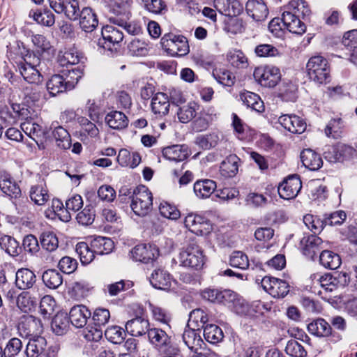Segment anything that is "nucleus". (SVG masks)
<instances>
[{"label": "nucleus", "instance_id": "64", "mask_svg": "<svg viewBox=\"0 0 357 357\" xmlns=\"http://www.w3.org/2000/svg\"><path fill=\"white\" fill-rule=\"evenodd\" d=\"M22 349V342L17 337L11 338L3 349L4 357H15Z\"/></svg>", "mask_w": 357, "mask_h": 357}, {"label": "nucleus", "instance_id": "38", "mask_svg": "<svg viewBox=\"0 0 357 357\" xmlns=\"http://www.w3.org/2000/svg\"><path fill=\"white\" fill-rule=\"evenodd\" d=\"M106 123L114 130H121L128 125V119L126 114L119 111H112L105 118Z\"/></svg>", "mask_w": 357, "mask_h": 357}, {"label": "nucleus", "instance_id": "18", "mask_svg": "<svg viewBox=\"0 0 357 357\" xmlns=\"http://www.w3.org/2000/svg\"><path fill=\"white\" fill-rule=\"evenodd\" d=\"M278 122L288 131L292 133H302L306 129V123L300 116L295 114H284L279 117Z\"/></svg>", "mask_w": 357, "mask_h": 357}, {"label": "nucleus", "instance_id": "16", "mask_svg": "<svg viewBox=\"0 0 357 357\" xmlns=\"http://www.w3.org/2000/svg\"><path fill=\"white\" fill-rule=\"evenodd\" d=\"M79 26L82 31L92 33L96 31L98 19L96 13L91 7H84L78 16Z\"/></svg>", "mask_w": 357, "mask_h": 357}, {"label": "nucleus", "instance_id": "32", "mask_svg": "<svg viewBox=\"0 0 357 357\" xmlns=\"http://www.w3.org/2000/svg\"><path fill=\"white\" fill-rule=\"evenodd\" d=\"M38 24L45 26H52L55 23L53 13L47 8L31 10L29 14Z\"/></svg>", "mask_w": 357, "mask_h": 357}, {"label": "nucleus", "instance_id": "49", "mask_svg": "<svg viewBox=\"0 0 357 357\" xmlns=\"http://www.w3.org/2000/svg\"><path fill=\"white\" fill-rule=\"evenodd\" d=\"M197 105L195 102H190L188 105L180 107L177 112V116L179 121L183 123H187L192 121L197 114Z\"/></svg>", "mask_w": 357, "mask_h": 357}, {"label": "nucleus", "instance_id": "62", "mask_svg": "<svg viewBox=\"0 0 357 357\" xmlns=\"http://www.w3.org/2000/svg\"><path fill=\"white\" fill-rule=\"evenodd\" d=\"M218 141V137L215 133L202 135L196 137L195 143L202 149L208 150L214 147Z\"/></svg>", "mask_w": 357, "mask_h": 357}, {"label": "nucleus", "instance_id": "55", "mask_svg": "<svg viewBox=\"0 0 357 357\" xmlns=\"http://www.w3.org/2000/svg\"><path fill=\"white\" fill-rule=\"evenodd\" d=\"M208 320L207 314L202 309L197 308L193 310L189 315L188 326L195 324L199 328H204Z\"/></svg>", "mask_w": 357, "mask_h": 357}, {"label": "nucleus", "instance_id": "9", "mask_svg": "<svg viewBox=\"0 0 357 357\" xmlns=\"http://www.w3.org/2000/svg\"><path fill=\"white\" fill-rule=\"evenodd\" d=\"M308 331L319 337H330L331 341L337 342L342 339V335L334 331L329 323L319 318L311 322L307 326Z\"/></svg>", "mask_w": 357, "mask_h": 357}, {"label": "nucleus", "instance_id": "15", "mask_svg": "<svg viewBox=\"0 0 357 357\" xmlns=\"http://www.w3.org/2000/svg\"><path fill=\"white\" fill-rule=\"evenodd\" d=\"M322 239L317 235H305L300 241V248L303 255L314 260L317 253L322 248Z\"/></svg>", "mask_w": 357, "mask_h": 357}, {"label": "nucleus", "instance_id": "41", "mask_svg": "<svg viewBox=\"0 0 357 357\" xmlns=\"http://www.w3.org/2000/svg\"><path fill=\"white\" fill-rule=\"evenodd\" d=\"M91 245L96 255H103L110 253L114 248V242L111 238L97 236L91 241Z\"/></svg>", "mask_w": 357, "mask_h": 357}, {"label": "nucleus", "instance_id": "54", "mask_svg": "<svg viewBox=\"0 0 357 357\" xmlns=\"http://www.w3.org/2000/svg\"><path fill=\"white\" fill-rule=\"evenodd\" d=\"M342 45L349 52L351 57L357 54V30L346 32L342 38Z\"/></svg>", "mask_w": 357, "mask_h": 357}, {"label": "nucleus", "instance_id": "42", "mask_svg": "<svg viewBox=\"0 0 357 357\" xmlns=\"http://www.w3.org/2000/svg\"><path fill=\"white\" fill-rule=\"evenodd\" d=\"M131 1L132 0H114L109 8L110 13L114 15H119L123 17V19H116V22H123V20L128 18Z\"/></svg>", "mask_w": 357, "mask_h": 357}, {"label": "nucleus", "instance_id": "21", "mask_svg": "<svg viewBox=\"0 0 357 357\" xmlns=\"http://www.w3.org/2000/svg\"><path fill=\"white\" fill-rule=\"evenodd\" d=\"M247 13L255 21L261 22L266 20L268 10L263 0H249L245 5Z\"/></svg>", "mask_w": 357, "mask_h": 357}, {"label": "nucleus", "instance_id": "44", "mask_svg": "<svg viewBox=\"0 0 357 357\" xmlns=\"http://www.w3.org/2000/svg\"><path fill=\"white\" fill-rule=\"evenodd\" d=\"M42 280L44 284L51 289H56L63 283L62 275L55 269H48L43 272Z\"/></svg>", "mask_w": 357, "mask_h": 357}, {"label": "nucleus", "instance_id": "10", "mask_svg": "<svg viewBox=\"0 0 357 357\" xmlns=\"http://www.w3.org/2000/svg\"><path fill=\"white\" fill-rule=\"evenodd\" d=\"M184 224L190 232L197 235H206L211 229L209 220L205 217L197 214H188L185 218Z\"/></svg>", "mask_w": 357, "mask_h": 357}, {"label": "nucleus", "instance_id": "19", "mask_svg": "<svg viewBox=\"0 0 357 357\" xmlns=\"http://www.w3.org/2000/svg\"><path fill=\"white\" fill-rule=\"evenodd\" d=\"M0 189L11 198H17L21 195L20 186L10 174L5 171L0 172Z\"/></svg>", "mask_w": 357, "mask_h": 357}, {"label": "nucleus", "instance_id": "58", "mask_svg": "<svg viewBox=\"0 0 357 357\" xmlns=\"http://www.w3.org/2000/svg\"><path fill=\"white\" fill-rule=\"evenodd\" d=\"M229 265L234 268L245 270L249 266L248 257L241 251H234L229 257Z\"/></svg>", "mask_w": 357, "mask_h": 357}, {"label": "nucleus", "instance_id": "53", "mask_svg": "<svg viewBox=\"0 0 357 357\" xmlns=\"http://www.w3.org/2000/svg\"><path fill=\"white\" fill-rule=\"evenodd\" d=\"M214 78L221 84L231 86L235 83V76L229 70L224 68H215L213 71Z\"/></svg>", "mask_w": 357, "mask_h": 357}, {"label": "nucleus", "instance_id": "46", "mask_svg": "<svg viewBox=\"0 0 357 357\" xmlns=\"http://www.w3.org/2000/svg\"><path fill=\"white\" fill-rule=\"evenodd\" d=\"M240 98L248 107L259 112L264 111V102L257 94L246 91L240 94Z\"/></svg>", "mask_w": 357, "mask_h": 357}, {"label": "nucleus", "instance_id": "34", "mask_svg": "<svg viewBox=\"0 0 357 357\" xmlns=\"http://www.w3.org/2000/svg\"><path fill=\"white\" fill-rule=\"evenodd\" d=\"M53 128L52 136L56 141V146L61 149H68L72 146L71 137L68 131L61 126H54L52 124L51 128Z\"/></svg>", "mask_w": 357, "mask_h": 357}, {"label": "nucleus", "instance_id": "30", "mask_svg": "<svg viewBox=\"0 0 357 357\" xmlns=\"http://www.w3.org/2000/svg\"><path fill=\"white\" fill-rule=\"evenodd\" d=\"M149 280L154 288L161 290H167L171 287L172 277L167 271L162 269H158L153 272Z\"/></svg>", "mask_w": 357, "mask_h": 357}, {"label": "nucleus", "instance_id": "33", "mask_svg": "<svg viewBox=\"0 0 357 357\" xmlns=\"http://www.w3.org/2000/svg\"><path fill=\"white\" fill-rule=\"evenodd\" d=\"M216 183L211 179L197 181L193 186L195 195L199 199H206L211 196L216 188Z\"/></svg>", "mask_w": 357, "mask_h": 357}, {"label": "nucleus", "instance_id": "8", "mask_svg": "<svg viewBox=\"0 0 357 357\" xmlns=\"http://www.w3.org/2000/svg\"><path fill=\"white\" fill-rule=\"evenodd\" d=\"M302 188V182L298 175H291L284 180L278 186V192L284 199L295 198Z\"/></svg>", "mask_w": 357, "mask_h": 357}, {"label": "nucleus", "instance_id": "11", "mask_svg": "<svg viewBox=\"0 0 357 357\" xmlns=\"http://www.w3.org/2000/svg\"><path fill=\"white\" fill-rule=\"evenodd\" d=\"M356 150L344 144H338L336 146H330L324 152L325 158L331 162H344L349 160L356 154Z\"/></svg>", "mask_w": 357, "mask_h": 357}, {"label": "nucleus", "instance_id": "7", "mask_svg": "<svg viewBox=\"0 0 357 357\" xmlns=\"http://www.w3.org/2000/svg\"><path fill=\"white\" fill-rule=\"evenodd\" d=\"M50 6L56 13H64L65 16L71 21L78 20L82 10L78 0H48Z\"/></svg>", "mask_w": 357, "mask_h": 357}, {"label": "nucleus", "instance_id": "63", "mask_svg": "<svg viewBox=\"0 0 357 357\" xmlns=\"http://www.w3.org/2000/svg\"><path fill=\"white\" fill-rule=\"evenodd\" d=\"M95 209L93 206H86L77 215L76 219L78 223L84 226L91 225L95 219Z\"/></svg>", "mask_w": 357, "mask_h": 357}, {"label": "nucleus", "instance_id": "12", "mask_svg": "<svg viewBox=\"0 0 357 357\" xmlns=\"http://www.w3.org/2000/svg\"><path fill=\"white\" fill-rule=\"evenodd\" d=\"M202 296L211 303L223 305L234 303L237 297L236 294L230 289L219 290L218 289H206L202 291Z\"/></svg>", "mask_w": 357, "mask_h": 357}, {"label": "nucleus", "instance_id": "40", "mask_svg": "<svg viewBox=\"0 0 357 357\" xmlns=\"http://www.w3.org/2000/svg\"><path fill=\"white\" fill-rule=\"evenodd\" d=\"M70 322V319L66 313L59 312L52 319L51 327L56 335H62L68 331Z\"/></svg>", "mask_w": 357, "mask_h": 357}, {"label": "nucleus", "instance_id": "14", "mask_svg": "<svg viewBox=\"0 0 357 357\" xmlns=\"http://www.w3.org/2000/svg\"><path fill=\"white\" fill-rule=\"evenodd\" d=\"M159 255L156 245L151 244L137 245L131 250V257L136 261L148 264L153 261Z\"/></svg>", "mask_w": 357, "mask_h": 357}, {"label": "nucleus", "instance_id": "48", "mask_svg": "<svg viewBox=\"0 0 357 357\" xmlns=\"http://www.w3.org/2000/svg\"><path fill=\"white\" fill-rule=\"evenodd\" d=\"M76 252L79 256L81 263L84 265L89 264L95 258L96 252L93 249L85 242L78 243L76 245Z\"/></svg>", "mask_w": 357, "mask_h": 357}, {"label": "nucleus", "instance_id": "37", "mask_svg": "<svg viewBox=\"0 0 357 357\" xmlns=\"http://www.w3.org/2000/svg\"><path fill=\"white\" fill-rule=\"evenodd\" d=\"M46 86L47 91L52 96L70 90L68 89L64 75L59 74L52 75L47 81Z\"/></svg>", "mask_w": 357, "mask_h": 357}, {"label": "nucleus", "instance_id": "1", "mask_svg": "<svg viewBox=\"0 0 357 357\" xmlns=\"http://www.w3.org/2000/svg\"><path fill=\"white\" fill-rule=\"evenodd\" d=\"M309 78L318 84H326L331 81V70L328 61L321 56L311 57L306 65Z\"/></svg>", "mask_w": 357, "mask_h": 357}, {"label": "nucleus", "instance_id": "24", "mask_svg": "<svg viewBox=\"0 0 357 357\" xmlns=\"http://www.w3.org/2000/svg\"><path fill=\"white\" fill-rule=\"evenodd\" d=\"M188 148L185 144H175L165 147L162 155L169 160L181 162L189 156Z\"/></svg>", "mask_w": 357, "mask_h": 357}, {"label": "nucleus", "instance_id": "28", "mask_svg": "<svg viewBox=\"0 0 357 357\" xmlns=\"http://www.w3.org/2000/svg\"><path fill=\"white\" fill-rule=\"evenodd\" d=\"M303 165L311 171H316L323 165V160L318 153L311 149H304L301 153Z\"/></svg>", "mask_w": 357, "mask_h": 357}, {"label": "nucleus", "instance_id": "51", "mask_svg": "<svg viewBox=\"0 0 357 357\" xmlns=\"http://www.w3.org/2000/svg\"><path fill=\"white\" fill-rule=\"evenodd\" d=\"M296 86L291 82H282L278 89V96L284 101L294 102L296 99Z\"/></svg>", "mask_w": 357, "mask_h": 357}, {"label": "nucleus", "instance_id": "43", "mask_svg": "<svg viewBox=\"0 0 357 357\" xmlns=\"http://www.w3.org/2000/svg\"><path fill=\"white\" fill-rule=\"evenodd\" d=\"M319 261L326 268L335 270L340 267L341 258L337 253L326 250L321 252Z\"/></svg>", "mask_w": 357, "mask_h": 357}, {"label": "nucleus", "instance_id": "4", "mask_svg": "<svg viewBox=\"0 0 357 357\" xmlns=\"http://www.w3.org/2000/svg\"><path fill=\"white\" fill-rule=\"evenodd\" d=\"M153 205V197L151 191L145 185L137 186L132 192L130 207L138 216L144 217L151 211Z\"/></svg>", "mask_w": 357, "mask_h": 357}, {"label": "nucleus", "instance_id": "5", "mask_svg": "<svg viewBox=\"0 0 357 357\" xmlns=\"http://www.w3.org/2000/svg\"><path fill=\"white\" fill-rule=\"evenodd\" d=\"M160 43L162 47L172 56H185L190 50L187 38L183 36H176L172 33L164 34Z\"/></svg>", "mask_w": 357, "mask_h": 357}, {"label": "nucleus", "instance_id": "52", "mask_svg": "<svg viewBox=\"0 0 357 357\" xmlns=\"http://www.w3.org/2000/svg\"><path fill=\"white\" fill-rule=\"evenodd\" d=\"M29 196L36 204L40 206L44 205L49 199L47 190L42 185L32 186Z\"/></svg>", "mask_w": 357, "mask_h": 357}, {"label": "nucleus", "instance_id": "27", "mask_svg": "<svg viewBox=\"0 0 357 357\" xmlns=\"http://www.w3.org/2000/svg\"><path fill=\"white\" fill-rule=\"evenodd\" d=\"M17 68L20 73L27 82L38 84L43 82V77L40 73L42 68L32 67L26 63H17Z\"/></svg>", "mask_w": 357, "mask_h": 357}, {"label": "nucleus", "instance_id": "39", "mask_svg": "<svg viewBox=\"0 0 357 357\" xmlns=\"http://www.w3.org/2000/svg\"><path fill=\"white\" fill-rule=\"evenodd\" d=\"M41 321L39 319L32 315L24 317L19 324L18 329L23 332L25 336L32 335L37 333L41 328Z\"/></svg>", "mask_w": 357, "mask_h": 357}, {"label": "nucleus", "instance_id": "35", "mask_svg": "<svg viewBox=\"0 0 357 357\" xmlns=\"http://www.w3.org/2000/svg\"><path fill=\"white\" fill-rule=\"evenodd\" d=\"M46 345L47 342L43 337L38 336L36 338L30 340L26 348V354L27 357L45 356Z\"/></svg>", "mask_w": 357, "mask_h": 357}, {"label": "nucleus", "instance_id": "22", "mask_svg": "<svg viewBox=\"0 0 357 357\" xmlns=\"http://www.w3.org/2000/svg\"><path fill=\"white\" fill-rule=\"evenodd\" d=\"M36 282L35 273L29 268H22L15 274V285L22 290L29 289Z\"/></svg>", "mask_w": 357, "mask_h": 357}, {"label": "nucleus", "instance_id": "20", "mask_svg": "<svg viewBox=\"0 0 357 357\" xmlns=\"http://www.w3.org/2000/svg\"><path fill=\"white\" fill-rule=\"evenodd\" d=\"M90 310L83 305L73 306L69 312V319L72 325L76 328H83L91 317Z\"/></svg>", "mask_w": 357, "mask_h": 357}, {"label": "nucleus", "instance_id": "3", "mask_svg": "<svg viewBox=\"0 0 357 357\" xmlns=\"http://www.w3.org/2000/svg\"><path fill=\"white\" fill-rule=\"evenodd\" d=\"M147 336L149 342L159 351L167 355H178L179 354L178 347L172 344L171 336L164 330L159 328H151Z\"/></svg>", "mask_w": 357, "mask_h": 357}, {"label": "nucleus", "instance_id": "56", "mask_svg": "<svg viewBox=\"0 0 357 357\" xmlns=\"http://www.w3.org/2000/svg\"><path fill=\"white\" fill-rule=\"evenodd\" d=\"M303 222L307 228L314 234L320 233L323 229L327 226L326 222H325V218L324 219H321L317 216L309 214L304 216Z\"/></svg>", "mask_w": 357, "mask_h": 357}, {"label": "nucleus", "instance_id": "47", "mask_svg": "<svg viewBox=\"0 0 357 357\" xmlns=\"http://www.w3.org/2000/svg\"><path fill=\"white\" fill-rule=\"evenodd\" d=\"M83 206L82 197L79 195H75L66 202L65 214L61 217L64 222H68L71 219L70 212L75 213Z\"/></svg>", "mask_w": 357, "mask_h": 357}, {"label": "nucleus", "instance_id": "60", "mask_svg": "<svg viewBox=\"0 0 357 357\" xmlns=\"http://www.w3.org/2000/svg\"><path fill=\"white\" fill-rule=\"evenodd\" d=\"M284 351L291 357H306L307 354L305 348L295 340L287 342Z\"/></svg>", "mask_w": 357, "mask_h": 357}, {"label": "nucleus", "instance_id": "61", "mask_svg": "<svg viewBox=\"0 0 357 357\" xmlns=\"http://www.w3.org/2000/svg\"><path fill=\"white\" fill-rule=\"evenodd\" d=\"M128 49L132 56H144L149 52L147 44L139 39L132 40L128 44Z\"/></svg>", "mask_w": 357, "mask_h": 357}, {"label": "nucleus", "instance_id": "57", "mask_svg": "<svg viewBox=\"0 0 357 357\" xmlns=\"http://www.w3.org/2000/svg\"><path fill=\"white\" fill-rule=\"evenodd\" d=\"M42 248L48 252H53L59 246V241L56 234L51 231L43 232L40 236Z\"/></svg>", "mask_w": 357, "mask_h": 357}, {"label": "nucleus", "instance_id": "25", "mask_svg": "<svg viewBox=\"0 0 357 357\" xmlns=\"http://www.w3.org/2000/svg\"><path fill=\"white\" fill-rule=\"evenodd\" d=\"M130 17L131 11L130 10L128 18L123 20V22H116V19L119 20L122 18L121 16H119V15L111 16L109 17V21L114 24L123 27V29L126 30L128 33L132 36L140 35L143 32L142 24L139 21L137 20L128 21Z\"/></svg>", "mask_w": 357, "mask_h": 357}, {"label": "nucleus", "instance_id": "6", "mask_svg": "<svg viewBox=\"0 0 357 357\" xmlns=\"http://www.w3.org/2000/svg\"><path fill=\"white\" fill-rule=\"evenodd\" d=\"M253 76L261 86L274 87L281 79L280 70L273 66H259L255 68Z\"/></svg>", "mask_w": 357, "mask_h": 357}, {"label": "nucleus", "instance_id": "59", "mask_svg": "<svg viewBox=\"0 0 357 357\" xmlns=\"http://www.w3.org/2000/svg\"><path fill=\"white\" fill-rule=\"evenodd\" d=\"M91 321L95 327L101 328L108 323L110 319V312L106 308H96L91 314Z\"/></svg>", "mask_w": 357, "mask_h": 357}, {"label": "nucleus", "instance_id": "31", "mask_svg": "<svg viewBox=\"0 0 357 357\" xmlns=\"http://www.w3.org/2000/svg\"><path fill=\"white\" fill-rule=\"evenodd\" d=\"M0 248L12 257H18L22 252L20 243L10 235H2L0 237Z\"/></svg>", "mask_w": 357, "mask_h": 357}, {"label": "nucleus", "instance_id": "45", "mask_svg": "<svg viewBox=\"0 0 357 357\" xmlns=\"http://www.w3.org/2000/svg\"><path fill=\"white\" fill-rule=\"evenodd\" d=\"M205 340L213 344L220 342L224 338L222 330L215 324H206L203 328Z\"/></svg>", "mask_w": 357, "mask_h": 357}, {"label": "nucleus", "instance_id": "36", "mask_svg": "<svg viewBox=\"0 0 357 357\" xmlns=\"http://www.w3.org/2000/svg\"><path fill=\"white\" fill-rule=\"evenodd\" d=\"M151 109L155 114L166 115L169 109V97L164 93H157L152 98Z\"/></svg>", "mask_w": 357, "mask_h": 357}, {"label": "nucleus", "instance_id": "50", "mask_svg": "<svg viewBox=\"0 0 357 357\" xmlns=\"http://www.w3.org/2000/svg\"><path fill=\"white\" fill-rule=\"evenodd\" d=\"M126 333L121 327L119 326H111L105 331V336L110 342L117 344H121L125 340Z\"/></svg>", "mask_w": 357, "mask_h": 357}, {"label": "nucleus", "instance_id": "26", "mask_svg": "<svg viewBox=\"0 0 357 357\" xmlns=\"http://www.w3.org/2000/svg\"><path fill=\"white\" fill-rule=\"evenodd\" d=\"M149 329V321L141 317H137L126 324V330L132 336L137 337L148 334Z\"/></svg>", "mask_w": 357, "mask_h": 357}, {"label": "nucleus", "instance_id": "13", "mask_svg": "<svg viewBox=\"0 0 357 357\" xmlns=\"http://www.w3.org/2000/svg\"><path fill=\"white\" fill-rule=\"evenodd\" d=\"M100 34L102 38H98L97 43L99 46L107 50H111L112 45L121 42L124 37L121 31L111 25L102 27Z\"/></svg>", "mask_w": 357, "mask_h": 357}, {"label": "nucleus", "instance_id": "23", "mask_svg": "<svg viewBox=\"0 0 357 357\" xmlns=\"http://www.w3.org/2000/svg\"><path fill=\"white\" fill-rule=\"evenodd\" d=\"M183 340L187 347L195 352L202 349V344H204L200 336V329L192 328L188 326L183 332Z\"/></svg>", "mask_w": 357, "mask_h": 357}, {"label": "nucleus", "instance_id": "17", "mask_svg": "<svg viewBox=\"0 0 357 357\" xmlns=\"http://www.w3.org/2000/svg\"><path fill=\"white\" fill-rule=\"evenodd\" d=\"M214 6L220 13L227 17L237 16L243 10L238 0H214Z\"/></svg>", "mask_w": 357, "mask_h": 357}, {"label": "nucleus", "instance_id": "2", "mask_svg": "<svg viewBox=\"0 0 357 357\" xmlns=\"http://www.w3.org/2000/svg\"><path fill=\"white\" fill-rule=\"evenodd\" d=\"M179 259L182 266L196 270L203 268L205 264V256L203 250L197 244L195 238H190L186 247L180 252Z\"/></svg>", "mask_w": 357, "mask_h": 357}, {"label": "nucleus", "instance_id": "29", "mask_svg": "<svg viewBox=\"0 0 357 357\" xmlns=\"http://www.w3.org/2000/svg\"><path fill=\"white\" fill-rule=\"evenodd\" d=\"M239 158L235 154L228 155L220 164V173L222 176L233 178L238 171Z\"/></svg>", "mask_w": 357, "mask_h": 357}]
</instances>
